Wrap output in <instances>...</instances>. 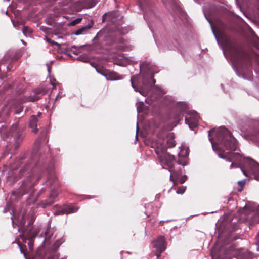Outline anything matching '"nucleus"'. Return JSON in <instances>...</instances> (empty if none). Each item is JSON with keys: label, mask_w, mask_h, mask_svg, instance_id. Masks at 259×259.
Here are the masks:
<instances>
[{"label": "nucleus", "mask_w": 259, "mask_h": 259, "mask_svg": "<svg viewBox=\"0 0 259 259\" xmlns=\"http://www.w3.org/2000/svg\"><path fill=\"white\" fill-rule=\"evenodd\" d=\"M242 211L246 215L253 213L251 220L252 223L259 222V205L253 202H248Z\"/></svg>", "instance_id": "20e7f679"}, {"label": "nucleus", "mask_w": 259, "mask_h": 259, "mask_svg": "<svg viewBox=\"0 0 259 259\" xmlns=\"http://www.w3.org/2000/svg\"><path fill=\"white\" fill-rule=\"evenodd\" d=\"M152 243L153 248L155 249V255L158 258L166 249V243L165 238L162 236H159Z\"/></svg>", "instance_id": "39448f33"}, {"label": "nucleus", "mask_w": 259, "mask_h": 259, "mask_svg": "<svg viewBox=\"0 0 259 259\" xmlns=\"http://www.w3.org/2000/svg\"><path fill=\"white\" fill-rule=\"evenodd\" d=\"M107 79L109 80H121L123 78V77L115 72H110L106 76Z\"/></svg>", "instance_id": "f3484780"}, {"label": "nucleus", "mask_w": 259, "mask_h": 259, "mask_svg": "<svg viewBox=\"0 0 259 259\" xmlns=\"http://www.w3.org/2000/svg\"><path fill=\"white\" fill-rule=\"evenodd\" d=\"M231 249H227L224 250L223 248L221 249L219 252L215 248H213L211 251L212 259H230L232 257Z\"/></svg>", "instance_id": "0eeeda50"}, {"label": "nucleus", "mask_w": 259, "mask_h": 259, "mask_svg": "<svg viewBox=\"0 0 259 259\" xmlns=\"http://www.w3.org/2000/svg\"><path fill=\"white\" fill-rule=\"evenodd\" d=\"M150 79L152 80L153 84H154L155 83V82H156L155 80L153 78V76H151L150 77Z\"/></svg>", "instance_id": "58836bf2"}, {"label": "nucleus", "mask_w": 259, "mask_h": 259, "mask_svg": "<svg viewBox=\"0 0 259 259\" xmlns=\"http://www.w3.org/2000/svg\"><path fill=\"white\" fill-rule=\"evenodd\" d=\"M36 95L33 96H30L27 97H24L21 100L20 102L23 103L25 102H34L36 100H38L40 97L45 94V92H40L39 91H37L36 92Z\"/></svg>", "instance_id": "f8f14e48"}, {"label": "nucleus", "mask_w": 259, "mask_h": 259, "mask_svg": "<svg viewBox=\"0 0 259 259\" xmlns=\"http://www.w3.org/2000/svg\"><path fill=\"white\" fill-rule=\"evenodd\" d=\"M73 53L75 54H77V53L73 52Z\"/></svg>", "instance_id": "4d7b16f0"}, {"label": "nucleus", "mask_w": 259, "mask_h": 259, "mask_svg": "<svg viewBox=\"0 0 259 259\" xmlns=\"http://www.w3.org/2000/svg\"><path fill=\"white\" fill-rule=\"evenodd\" d=\"M76 48V47L75 46H72L71 47V48Z\"/></svg>", "instance_id": "09e8293b"}, {"label": "nucleus", "mask_w": 259, "mask_h": 259, "mask_svg": "<svg viewBox=\"0 0 259 259\" xmlns=\"http://www.w3.org/2000/svg\"><path fill=\"white\" fill-rule=\"evenodd\" d=\"M177 120L179 121V118H177L176 119Z\"/></svg>", "instance_id": "13d9d810"}, {"label": "nucleus", "mask_w": 259, "mask_h": 259, "mask_svg": "<svg viewBox=\"0 0 259 259\" xmlns=\"http://www.w3.org/2000/svg\"><path fill=\"white\" fill-rule=\"evenodd\" d=\"M77 60L83 62H88L89 61V57L85 55H80L77 58Z\"/></svg>", "instance_id": "5701e85b"}, {"label": "nucleus", "mask_w": 259, "mask_h": 259, "mask_svg": "<svg viewBox=\"0 0 259 259\" xmlns=\"http://www.w3.org/2000/svg\"><path fill=\"white\" fill-rule=\"evenodd\" d=\"M51 44H52L53 45H56V46H60V44H58V42H56L53 40H52L51 42H50Z\"/></svg>", "instance_id": "72a5a7b5"}, {"label": "nucleus", "mask_w": 259, "mask_h": 259, "mask_svg": "<svg viewBox=\"0 0 259 259\" xmlns=\"http://www.w3.org/2000/svg\"><path fill=\"white\" fill-rule=\"evenodd\" d=\"M59 97H60L59 95H58L56 96L55 100H57V99L58 98H59Z\"/></svg>", "instance_id": "de8ad7c7"}, {"label": "nucleus", "mask_w": 259, "mask_h": 259, "mask_svg": "<svg viewBox=\"0 0 259 259\" xmlns=\"http://www.w3.org/2000/svg\"><path fill=\"white\" fill-rule=\"evenodd\" d=\"M22 239L23 240V242H24V243L26 242L27 240H28V242L27 244H28V246L29 249V250L30 251L32 250H33V238H31L27 239L26 237H22Z\"/></svg>", "instance_id": "4be33fe9"}, {"label": "nucleus", "mask_w": 259, "mask_h": 259, "mask_svg": "<svg viewBox=\"0 0 259 259\" xmlns=\"http://www.w3.org/2000/svg\"><path fill=\"white\" fill-rule=\"evenodd\" d=\"M143 83L144 85H146L149 83V82H148L146 79L144 78L143 80Z\"/></svg>", "instance_id": "f704fd0d"}, {"label": "nucleus", "mask_w": 259, "mask_h": 259, "mask_svg": "<svg viewBox=\"0 0 259 259\" xmlns=\"http://www.w3.org/2000/svg\"><path fill=\"white\" fill-rule=\"evenodd\" d=\"M155 152L158 156L159 162L163 167H167L170 172V178L172 176L174 177L175 175H177L176 170L174 168L175 165L174 156L167 153L166 149H160L159 147L155 149Z\"/></svg>", "instance_id": "f03ea898"}, {"label": "nucleus", "mask_w": 259, "mask_h": 259, "mask_svg": "<svg viewBox=\"0 0 259 259\" xmlns=\"http://www.w3.org/2000/svg\"><path fill=\"white\" fill-rule=\"evenodd\" d=\"M234 167L238 168V167H239V166H238L237 164H234L233 162H232V163L231 164L230 168H233Z\"/></svg>", "instance_id": "2f4dec72"}, {"label": "nucleus", "mask_w": 259, "mask_h": 259, "mask_svg": "<svg viewBox=\"0 0 259 259\" xmlns=\"http://www.w3.org/2000/svg\"><path fill=\"white\" fill-rule=\"evenodd\" d=\"M245 164H248L251 169H252V171L254 172L253 168L258 166V164L255 161L249 158H245L243 159Z\"/></svg>", "instance_id": "aec40b11"}, {"label": "nucleus", "mask_w": 259, "mask_h": 259, "mask_svg": "<svg viewBox=\"0 0 259 259\" xmlns=\"http://www.w3.org/2000/svg\"><path fill=\"white\" fill-rule=\"evenodd\" d=\"M213 33H214V36L215 37L216 39L218 40V38H217V37L216 36V34L214 32H213Z\"/></svg>", "instance_id": "8fccbe9b"}, {"label": "nucleus", "mask_w": 259, "mask_h": 259, "mask_svg": "<svg viewBox=\"0 0 259 259\" xmlns=\"http://www.w3.org/2000/svg\"><path fill=\"white\" fill-rule=\"evenodd\" d=\"M82 20V18H77L74 20H73L72 22L70 23V25L71 26H74L76 24L79 23Z\"/></svg>", "instance_id": "cd10ccee"}, {"label": "nucleus", "mask_w": 259, "mask_h": 259, "mask_svg": "<svg viewBox=\"0 0 259 259\" xmlns=\"http://www.w3.org/2000/svg\"><path fill=\"white\" fill-rule=\"evenodd\" d=\"M93 24L94 23L93 21H92L90 24H89L87 25L77 29L74 32V34L76 35H79L85 33L87 32V30L90 29L93 26Z\"/></svg>", "instance_id": "a211bd4d"}, {"label": "nucleus", "mask_w": 259, "mask_h": 259, "mask_svg": "<svg viewBox=\"0 0 259 259\" xmlns=\"http://www.w3.org/2000/svg\"><path fill=\"white\" fill-rule=\"evenodd\" d=\"M136 79V77L135 76H133L131 77V84H132V87L133 88V89H134V90L136 91V92H139L141 94L143 95V96H146V93L145 91H143L142 89L141 90H139L138 89V88H137L134 83V82L135 81Z\"/></svg>", "instance_id": "412c9836"}, {"label": "nucleus", "mask_w": 259, "mask_h": 259, "mask_svg": "<svg viewBox=\"0 0 259 259\" xmlns=\"http://www.w3.org/2000/svg\"><path fill=\"white\" fill-rule=\"evenodd\" d=\"M40 141L39 139H37L35 143V146H36L37 145H38V146L40 144Z\"/></svg>", "instance_id": "c9c22d12"}, {"label": "nucleus", "mask_w": 259, "mask_h": 259, "mask_svg": "<svg viewBox=\"0 0 259 259\" xmlns=\"http://www.w3.org/2000/svg\"><path fill=\"white\" fill-rule=\"evenodd\" d=\"M63 243L62 241H57L55 242L54 244L55 247H58L62 243Z\"/></svg>", "instance_id": "c756f323"}, {"label": "nucleus", "mask_w": 259, "mask_h": 259, "mask_svg": "<svg viewBox=\"0 0 259 259\" xmlns=\"http://www.w3.org/2000/svg\"><path fill=\"white\" fill-rule=\"evenodd\" d=\"M245 180H242V181H240L238 182V184H239V185H240V186H243L245 184Z\"/></svg>", "instance_id": "7c9ffc66"}, {"label": "nucleus", "mask_w": 259, "mask_h": 259, "mask_svg": "<svg viewBox=\"0 0 259 259\" xmlns=\"http://www.w3.org/2000/svg\"><path fill=\"white\" fill-rule=\"evenodd\" d=\"M45 40L46 41H47V42H50H50H51V41H52V40H51L50 38H49V37H47V36L45 38Z\"/></svg>", "instance_id": "e433bc0d"}, {"label": "nucleus", "mask_w": 259, "mask_h": 259, "mask_svg": "<svg viewBox=\"0 0 259 259\" xmlns=\"http://www.w3.org/2000/svg\"><path fill=\"white\" fill-rule=\"evenodd\" d=\"M178 106L180 108V111L181 112H182L184 111L187 108V105L185 103L180 102L178 103Z\"/></svg>", "instance_id": "393cba45"}, {"label": "nucleus", "mask_w": 259, "mask_h": 259, "mask_svg": "<svg viewBox=\"0 0 259 259\" xmlns=\"http://www.w3.org/2000/svg\"><path fill=\"white\" fill-rule=\"evenodd\" d=\"M24 169H16L13 170L12 171L9 172L8 181L10 183H13L16 181L20 179L22 175L24 174Z\"/></svg>", "instance_id": "9d476101"}, {"label": "nucleus", "mask_w": 259, "mask_h": 259, "mask_svg": "<svg viewBox=\"0 0 259 259\" xmlns=\"http://www.w3.org/2000/svg\"><path fill=\"white\" fill-rule=\"evenodd\" d=\"M20 251H21V252H23V254H24V257L26 258V255H25V253L24 252H23V250H22V248H20Z\"/></svg>", "instance_id": "a18cd8bd"}, {"label": "nucleus", "mask_w": 259, "mask_h": 259, "mask_svg": "<svg viewBox=\"0 0 259 259\" xmlns=\"http://www.w3.org/2000/svg\"><path fill=\"white\" fill-rule=\"evenodd\" d=\"M18 125L17 123L14 124L12 126L11 132L12 133V134L14 135L15 138H17V139L16 140V143L18 144L21 142L22 139L21 137L20 133L19 131H16L18 128Z\"/></svg>", "instance_id": "4468645a"}, {"label": "nucleus", "mask_w": 259, "mask_h": 259, "mask_svg": "<svg viewBox=\"0 0 259 259\" xmlns=\"http://www.w3.org/2000/svg\"><path fill=\"white\" fill-rule=\"evenodd\" d=\"M48 180L47 183H49L51 185L56 186L58 185V182L55 174L53 169L52 167H49L48 168Z\"/></svg>", "instance_id": "9b49d317"}, {"label": "nucleus", "mask_w": 259, "mask_h": 259, "mask_svg": "<svg viewBox=\"0 0 259 259\" xmlns=\"http://www.w3.org/2000/svg\"><path fill=\"white\" fill-rule=\"evenodd\" d=\"M186 190V187L182 186L177 188L176 193L177 194H182Z\"/></svg>", "instance_id": "a878e982"}, {"label": "nucleus", "mask_w": 259, "mask_h": 259, "mask_svg": "<svg viewBox=\"0 0 259 259\" xmlns=\"http://www.w3.org/2000/svg\"><path fill=\"white\" fill-rule=\"evenodd\" d=\"M40 178V175L37 170H32L19 187L18 195H23L28 192H33V188Z\"/></svg>", "instance_id": "7ed1b4c3"}, {"label": "nucleus", "mask_w": 259, "mask_h": 259, "mask_svg": "<svg viewBox=\"0 0 259 259\" xmlns=\"http://www.w3.org/2000/svg\"><path fill=\"white\" fill-rule=\"evenodd\" d=\"M139 131V126H138V123L137 122V127H136V137L137 136L138 132Z\"/></svg>", "instance_id": "4c0bfd02"}, {"label": "nucleus", "mask_w": 259, "mask_h": 259, "mask_svg": "<svg viewBox=\"0 0 259 259\" xmlns=\"http://www.w3.org/2000/svg\"><path fill=\"white\" fill-rule=\"evenodd\" d=\"M177 164H179V165H181L183 166H185V165H187L188 163L187 162V161L186 160H184V161H181L180 160H178L177 161Z\"/></svg>", "instance_id": "c85d7f7f"}, {"label": "nucleus", "mask_w": 259, "mask_h": 259, "mask_svg": "<svg viewBox=\"0 0 259 259\" xmlns=\"http://www.w3.org/2000/svg\"><path fill=\"white\" fill-rule=\"evenodd\" d=\"M48 71L49 73L50 72V68H48Z\"/></svg>", "instance_id": "3c124183"}, {"label": "nucleus", "mask_w": 259, "mask_h": 259, "mask_svg": "<svg viewBox=\"0 0 259 259\" xmlns=\"http://www.w3.org/2000/svg\"><path fill=\"white\" fill-rule=\"evenodd\" d=\"M241 169L242 171V172L244 174V175H246V172L241 167Z\"/></svg>", "instance_id": "c03bdc74"}, {"label": "nucleus", "mask_w": 259, "mask_h": 259, "mask_svg": "<svg viewBox=\"0 0 259 259\" xmlns=\"http://www.w3.org/2000/svg\"><path fill=\"white\" fill-rule=\"evenodd\" d=\"M214 151H218V156L229 162L232 160L239 162L242 156L239 153H232L236 150L237 142L230 132L224 127H220L215 132V138L212 140L209 138Z\"/></svg>", "instance_id": "f257e3e1"}, {"label": "nucleus", "mask_w": 259, "mask_h": 259, "mask_svg": "<svg viewBox=\"0 0 259 259\" xmlns=\"http://www.w3.org/2000/svg\"><path fill=\"white\" fill-rule=\"evenodd\" d=\"M176 172L177 175H175V176L174 177H172V176H171V178L170 177V180L173 181H178L181 184L184 183L187 179V176L186 175H184L183 176L179 178V176L181 174V171L180 170H176Z\"/></svg>", "instance_id": "dca6fc26"}, {"label": "nucleus", "mask_w": 259, "mask_h": 259, "mask_svg": "<svg viewBox=\"0 0 259 259\" xmlns=\"http://www.w3.org/2000/svg\"><path fill=\"white\" fill-rule=\"evenodd\" d=\"M174 134L172 133H169L166 137L162 140L159 139L158 143L160 144V146H158L160 149H165L166 147H172L175 145V141L174 140Z\"/></svg>", "instance_id": "6e6552de"}, {"label": "nucleus", "mask_w": 259, "mask_h": 259, "mask_svg": "<svg viewBox=\"0 0 259 259\" xmlns=\"http://www.w3.org/2000/svg\"><path fill=\"white\" fill-rule=\"evenodd\" d=\"M21 42H22V43H23V44H25V42H24L23 40H21Z\"/></svg>", "instance_id": "5fc2aeb1"}, {"label": "nucleus", "mask_w": 259, "mask_h": 259, "mask_svg": "<svg viewBox=\"0 0 259 259\" xmlns=\"http://www.w3.org/2000/svg\"><path fill=\"white\" fill-rule=\"evenodd\" d=\"M21 220L19 221V217H18L17 221V225L19 227L23 226L25 224V219L24 216H21Z\"/></svg>", "instance_id": "b1692460"}, {"label": "nucleus", "mask_w": 259, "mask_h": 259, "mask_svg": "<svg viewBox=\"0 0 259 259\" xmlns=\"http://www.w3.org/2000/svg\"><path fill=\"white\" fill-rule=\"evenodd\" d=\"M78 208L73 206L66 205L61 209L60 211L57 212V214L60 213L69 214L77 211Z\"/></svg>", "instance_id": "ddd939ff"}, {"label": "nucleus", "mask_w": 259, "mask_h": 259, "mask_svg": "<svg viewBox=\"0 0 259 259\" xmlns=\"http://www.w3.org/2000/svg\"><path fill=\"white\" fill-rule=\"evenodd\" d=\"M223 53H224V55H226V51L225 50V49H223Z\"/></svg>", "instance_id": "49530a36"}, {"label": "nucleus", "mask_w": 259, "mask_h": 259, "mask_svg": "<svg viewBox=\"0 0 259 259\" xmlns=\"http://www.w3.org/2000/svg\"><path fill=\"white\" fill-rule=\"evenodd\" d=\"M22 32L24 35L27 36L31 32V31L29 28L24 27L22 29Z\"/></svg>", "instance_id": "bb28decb"}, {"label": "nucleus", "mask_w": 259, "mask_h": 259, "mask_svg": "<svg viewBox=\"0 0 259 259\" xmlns=\"http://www.w3.org/2000/svg\"><path fill=\"white\" fill-rule=\"evenodd\" d=\"M57 194L51 193L48 200H46L45 203H43L41 205L42 208H46L48 205H50L53 203L54 199L57 197Z\"/></svg>", "instance_id": "6ab92c4d"}, {"label": "nucleus", "mask_w": 259, "mask_h": 259, "mask_svg": "<svg viewBox=\"0 0 259 259\" xmlns=\"http://www.w3.org/2000/svg\"><path fill=\"white\" fill-rule=\"evenodd\" d=\"M214 132V130H210V131H209V134H208V136H209V137H210V134H211V133Z\"/></svg>", "instance_id": "ea45409f"}, {"label": "nucleus", "mask_w": 259, "mask_h": 259, "mask_svg": "<svg viewBox=\"0 0 259 259\" xmlns=\"http://www.w3.org/2000/svg\"><path fill=\"white\" fill-rule=\"evenodd\" d=\"M199 116L195 111H190L188 116L185 117V123L188 124L189 128L192 129L198 125Z\"/></svg>", "instance_id": "1a4fd4ad"}, {"label": "nucleus", "mask_w": 259, "mask_h": 259, "mask_svg": "<svg viewBox=\"0 0 259 259\" xmlns=\"http://www.w3.org/2000/svg\"><path fill=\"white\" fill-rule=\"evenodd\" d=\"M11 219L12 220L13 224H14V222L15 221L16 219H15V218H14V217H11Z\"/></svg>", "instance_id": "79ce46f5"}, {"label": "nucleus", "mask_w": 259, "mask_h": 259, "mask_svg": "<svg viewBox=\"0 0 259 259\" xmlns=\"http://www.w3.org/2000/svg\"><path fill=\"white\" fill-rule=\"evenodd\" d=\"M40 114H41V113H40V112H38V113L37 115H38V116H39L40 115Z\"/></svg>", "instance_id": "864d4df0"}, {"label": "nucleus", "mask_w": 259, "mask_h": 259, "mask_svg": "<svg viewBox=\"0 0 259 259\" xmlns=\"http://www.w3.org/2000/svg\"><path fill=\"white\" fill-rule=\"evenodd\" d=\"M231 47L232 48L233 50V52H230L231 61L234 65H239L246 55L242 51L238 50L236 47L234 46H231Z\"/></svg>", "instance_id": "423d86ee"}, {"label": "nucleus", "mask_w": 259, "mask_h": 259, "mask_svg": "<svg viewBox=\"0 0 259 259\" xmlns=\"http://www.w3.org/2000/svg\"><path fill=\"white\" fill-rule=\"evenodd\" d=\"M255 239L256 240V244L258 245L259 244V232L256 235Z\"/></svg>", "instance_id": "473e14b6"}, {"label": "nucleus", "mask_w": 259, "mask_h": 259, "mask_svg": "<svg viewBox=\"0 0 259 259\" xmlns=\"http://www.w3.org/2000/svg\"><path fill=\"white\" fill-rule=\"evenodd\" d=\"M51 83L53 87H55L56 85V83L55 82H53V81H51Z\"/></svg>", "instance_id": "a19ab883"}, {"label": "nucleus", "mask_w": 259, "mask_h": 259, "mask_svg": "<svg viewBox=\"0 0 259 259\" xmlns=\"http://www.w3.org/2000/svg\"><path fill=\"white\" fill-rule=\"evenodd\" d=\"M139 110H140L139 108V107H137V111H138V112H139Z\"/></svg>", "instance_id": "603ef678"}, {"label": "nucleus", "mask_w": 259, "mask_h": 259, "mask_svg": "<svg viewBox=\"0 0 259 259\" xmlns=\"http://www.w3.org/2000/svg\"><path fill=\"white\" fill-rule=\"evenodd\" d=\"M37 119L36 117L34 115L31 116L30 122H29V127L31 129L32 131L36 133L39 128L37 127Z\"/></svg>", "instance_id": "2eb2a0df"}, {"label": "nucleus", "mask_w": 259, "mask_h": 259, "mask_svg": "<svg viewBox=\"0 0 259 259\" xmlns=\"http://www.w3.org/2000/svg\"><path fill=\"white\" fill-rule=\"evenodd\" d=\"M8 208L7 207H5L3 210V212L6 213L7 212H8Z\"/></svg>", "instance_id": "37998d69"}, {"label": "nucleus", "mask_w": 259, "mask_h": 259, "mask_svg": "<svg viewBox=\"0 0 259 259\" xmlns=\"http://www.w3.org/2000/svg\"><path fill=\"white\" fill-rule=\"evenodd\" d=\"M186 153H187V154H186V156H187V155H188V153H187V151H186Z\"/></svg>", "instance_id": "6e6d98bb"}, {"label": "nucleus", "mask_w": 259, "mask_h": 259, "mask_svg": "<svg viewBox=\"0 0 259 259\" xmlns=\"http://www.w3.org/2000/svg\"><path fill=\"white\" fill-rule=\"evenodd\" d=\"M46 240H47V238H45V241H46Z\"/></svg>", "instance_id": "bf43d9fd"}]
</instances>
